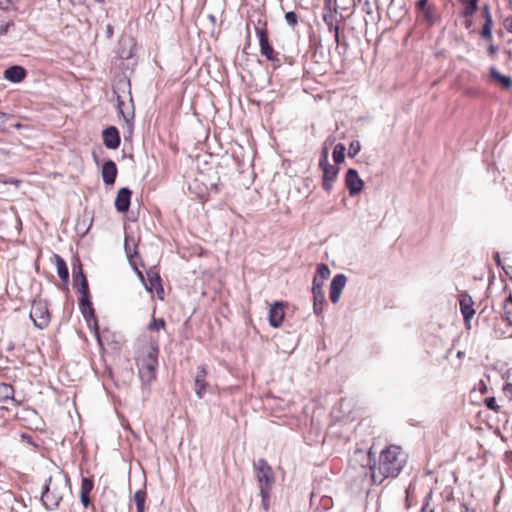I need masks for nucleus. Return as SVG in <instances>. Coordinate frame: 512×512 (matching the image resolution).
Instances as JSON below:
<instances>
[{"mask_svg": "<svg viewBox=\"0 0 512 512\" xmlns=\"http://www.w3.org/2000/svg\"><path fill=\"white\" fill-rule=\"evenodd\" d=\"M319 166L323 171V188L325 191L329 192L337 178L339 167L337 165L326 163L325 161L319 162Z\"/></svg>", "mask_w": 512, "mask_h": 512, "instance_id": "8", "label": "nucleus"}, {"mask_svg": "<svg viewBox=\"0 0 512 512\" xmlns=\"http://www.w3.org/2000/svg\"><path fill=\"white\" fill-rule=\"evenodd\" d=\"M102 179L103 182L107 185H112L115 183L116 175H117V166L112 160H107L102 167Z\"/></svg>", "mask_w": 512, "mask_h": 512, "instance_id": "17", "label": "nucleus"}, {"mask_svg": "<svg viewBox=\"0 0 512 512\" xmlns=\"http://www.w3.org/2000/svg\"><path fill=\"white\" fill-rule=\"evenodd\" d=\"M330 274H331V271H330L329 267L326 264L321 263L317 266V271H316L313 281L317 280V282L323 283L324 280H326L330 277Z\"/></svg>", "mask_w": 512, "mask_h": 512, "instance_id": "25", "label": "nucleus"}, {"mask_svg": "<svg viewBox=\"0 0 512 512\" xmlns=\"http://www.w3.org/2000/svg\"><path fill=\"white\" fill-rule=\"evenodd\" d=\"M103 143L108 149H116L120 145V136L118 130L114 126L107 127L103 130Z\"/></svg>", "mask_w": 512, "mask_h": 512, "instance_id": "14", "label": "nucleus"}, {"mask_svg": "<svg viewBox=\"0 0 512 512\" xmlns=\"http://www.w3.org/2000/svg\"><path fill=\"white\" fill-rule=\"evenodd\" d=\"M489 72L490 77L503 88H512V78L510 76L502 75L495 67H491Z\"/></svg>", "mask_w": 512, "mask_h": 512, "instance_id": "19", "label": "nucleus"}, {"mask_svg": "<svg viewBox=\"0 0 512 512\" xmlns=\"http://www.w3.org/2000/svg\"><path fill=\"white\" fill-rule=\"evenodd\" d=\"M345 146L341 143L337 144L333 150V159L335 164H341L345 160Z\"/></svg>", "mask_w": 512, "mask_h": 512, "instance_id": "26", "label": "nucleus"}, {"mask_svg": "<svg viewBox=\"0 0 512 512\" xmlns=\"http://www.w3.org/2000/svg\"><path fill=\"white\" fill-rule=\"evenodd\" d=\"M255 33L259 40L261 55H263L268 61L279 63V54L270 45L266 28L255 27Z\"/></svg>", "mask_w": 512, "mask_h": 512, "instance_id": "5", "label": "nucleus"}, {"mask_svg": "<svg viewBox=\"0 0 512 512\" xmlns=\"http://www.w3.org/2000/svg\"><path fill=\"white\" fill-rule=\"evenodd\" d=\"M485 405L488 409L498 412L500 407L496 403V399L494 397H489L485 399Z\"/></svg>", "mask_w": 512, "mask_h": 512, "instance_id": "38", "label": "nucleus"}, {"mask_svg": "<svg viewBox=\"0 0 512 512\" xmlns=\"http://www.w3.org/2000/svg\"><path fill=\"white\" fill-rule=\"evenodd\" d=\"M459 304L465 324L466 326H469V323L475 314V310L473 309V299L468 294H462Z\"/></svg>", "mask_w": 512, "mask_h": 512, "instance_id": "12", "label": "nucleus"}, {"mask_svg": "<svg viewBox=\"0 0 512 512\" xmlns=\"http://www.w3.org/2000/svg\"><path fill=\"white\" fill-rule=\"evenodd\" d=\"M504 312L506 319L512 324V295H510L504 302Z\"/></svg>", "mask_w": 512, "mask_h": 512, "instance_id": "33", "label": "nucleus"}, {"mask_svg": "<svg viewBox=\"0 0 512 512\" xmlns=\"http://www.w3.org/2000/svg\"><path fill=\"white\" fill-rule=\"evenodd\" d=\"M326 25L328 27L329 32H332L334 34L335 41L338 45L340 43L339 26L335 25V23H329Z\"/></svg>", "mask_w": 512, "mask_h": 512, "instance_id": "39", "label": "nucleus"}, {"mask_svg": "<svg viewBox=\"0 0 512 512\" xmlns=\"http://www.w3.org/2000/svg\"><path fill=\"white\" fill-rule=\"evenodd\" d=\"M360 149H361L360 142L352 141L349 145L348 156L352 157V158L355 157L360 152Z\"/></svg>", "mask_w": 512, "mask_h": 512, "instance_id": "36", "label": "nucleus"}, {"mask_svg": "<svg viewBox=\"0 0 512 512\" xmlns=\"http://www.w3.org/2000/svg\"><path fill=\"white\" fill-rule=\"evenodd\" d=\"M492 24V19H487L482 27L481 36L487 41L492 40Z\"/></svg>", "mask_w": 512, "mask_h": 512, "instance_id": "30", "label": "nucleus"}, {"mask_svg": "<svg viewBox=\"0 0 512 512\" xmlns=\"http://www.w3.org/2000/svg\"><path fill=\"white\" fill-rule=\"evenodd\" d=\"M206 376H207V370L204 366H200L197 369V373L195 375L194 380V390L198 398H202L206 391Z\"/></svg>", "mask_w": 512, "mask_h": 512, "instance_id": "16", "label": "nucleus"}, {"mask_svg": "<svg viewBox=\"0 0 512 512\" xmlns=\"http://www.w3.org/2000/svg\"><path fill=\"white\" fill-rule=\"evenodd\" d=\"M367 458L369 468L367 470L362 467V470L365 477L369 471L372 484H382L389 477H397L407 463V454L397 445H390L384 449L380 453L378 464L374 461L371 465V451L368 452Z\"/></svg>", "mask_w": 512, "mask_h": 512, "instance_id": "1", "label": "nucleus"}, {"mask_svg": "<svg viewBox=\"0 0 512 512\" xmlns=\"http://www.w3.org/2000/svg\"><path fill=\"white\" fill-rule=\"evenodd\" d=\"M322 282L313 281L312 283V293L314 298L313 309L314 312L319 315L322 313L323 304L325 302V294L322 290Z\"/></svg>", "mask_w": 512, "mask_h": 512, "instance_id": "11", "label": "nucleus"}, {"mask_svg": "<svg viewBox=\"0 0 512 512\" xmlns=\"http://www.w3.org/2000/svg\"><path fill=\"white\" fill-rule=\"evenodd\" d=\"M323 161H325L326 163H329L328 162V150H327V148H324L323 151H322L320 162H323Z\"/></svg>", "mask_w": 512, "mask_h": 512, "instance_id": "46", "label": "nucleus"}, {"mask_svg": "<svg viewBox=\"0 0 512 512\" xmlns=\"http://www.w3.org/2000/svg\"><path fill=\"white\" fill-rule=\"evenodd\" d=\"M284 319V305L282 302H275L269 309V323L272 327H279Z\"/></svg>", "mask_w": 512, "mask_h": 512, "instance_id": "15", "label": "nucleus"}, {"mask_svg": "<svg viewBox=\"0 0 512 512\" xmlns=\"http://www.w3.org/2000/svg\"><path fill=\"white\" fill-rule=\"evenodd\" d=\"M147 278L149 281V286L146 285V289L152 292L153 289H158L163 292V288L161 286V278L158 272L153 269L147 271Z\"/></svg>", "mask_w": 512, "mask_h": 512, "instance_id": "20", "label": "nucleus"}, {"mask_svg": "<svg viewBox=\"0 0 512 512\" xmlns=\"http://www.w3.org/2000/svg\"><path fill=\"white\" fill-rule=\"evenodd\" d=\"M158 352V346L151 342L140 351L137 357L139 376L144 384L151 383L156 377Z\"/></svg>", "mask_w": 512, "mask_h": 512, "instance_id": "3", "label": "nucleus"}, {"mask_svg": "<svg viewBox=\"0 0 512 512\" xmlns=\"http://www.w3.org/2000/svg\"><path fill=\"white\" fill-rule=\"evenodd\" d=\"M14 393L13 387L9 384L0 385V402L12 398Z\"/></svg>", "mask_w": 512, "mask_h": 512, "instance_id": "29", "label": "nucleus"}, {"mask_svg": "<svg viewBox=\"0 0 512 512\" xmlns=\"http://www.w3.org/2000/svg\"><path fill=\"white\" fill-rule=\"evenodd\" d=\"M505 28L512 33V18H507L504 21Z\"/></svg>", "mask_w": 512, "mask_h": 512, "instance_id": "45", "label": "nucleus"}, {"mask_svg": "<svg viewBox=\"0 0 512 512\" xmlns=\"http://www.w3.org/2000/svg\"><path fill=\"white\" fill-rule=\"evenodd\" d=\"M503 391L507 397L512 399V381L507 382L503 388Z\"/></svg>", "mask_w": 512, "mask_h": 512, "instance_id": "43", "label": "nucleus"}, {"mask_svg": "<svg viewBox=\"0 0 512 512\" xmlns=\"http://www.w3.org/2000/svg\"><path fill=\"white\" fill-rule=\"evenodd\" d=\"M14 128L19 129L22 125L20 123H16L12 125Z\"/></svg>", "mask_w": 512, "mask_h": 512, "instance_id": "49", "label": "nucleus"}, {"mask_svg": "<svg viewBox=\"0 0 512 512\" xmlns=\"http://www.w3.org/2000/svg\"><path fill=\"white\" fill-rule=\"evenodd\" d=\"M496 261H499V254L496 255Z\"/></svg>", "mask_w": 512, "mask_h": 512, "instance_id": "50", "label": "nucleus"}, {"mask_svg": "<svg viewBox=\"0 0 512 512\" xmlns=\"http://www.w3.org/2000/svg\"><path fill=\"white\" fill-rule=\"evenodd\" d=\"M270 490L271 489H267L266 486H264V488L260 489V495L262 498V506L265 510H268V508H269Z\"/></svg>", "mask_w": 512, "mask_h": 512, "instance_id": "34", "label": "nucleus"}, {"mask_svg": "<svg viewBox=\"0 0 512 512\" xmlns=\"http://www.w3.org/2000/svg\"><path fill=\"white\" fill-rule=\"evenodd\" d=\"M74 284L76 286L79 285L78 291L82 295H85L88 293V282H87V279H86L85 275L83 274L81 268H79V271L77 273H74Z\"/></svg>", "mask_w": 512, "mask_h": 512, "instance_id": "21", "label": "nucleus"}, {"mask_svg": "<svg viewBox=\"0 0 512 512\" xmlns=\"http://www.w3.org/2000/svg\"><path fill=\"white\" fill-rule=\"evenodd\" d=\"M145 499L146 492L144 490H138L134 493V501L136 503L137 511L141 512L145 510Z\"/></svg>", "mask_w": 512, "mask_h": 512, "instance_id": "27", "label": "nucleus"}, {"mask_svg": "<svg viewBox=\"0 0 512 512\" xmlns=\"http://www.w3.org/2000/svg\"><path fill=\"white\" fill-rule=\"evenodd\" d=\"M80 500H81V503L83 504V506L85 508H87L89 506L90 498H89V494L88 493L80 492Z\"/></svg>", "mask_w": 512, "mask_h": 512, "instance_id": "42", "label": "nucleus"}, {"mask_svg": "<svg viewBox=\"0 0 512 512\" xmlns=\"http://www.w3.org/2000/svg\"><path fill=\"white\" fill-rule=\"evenodd\" d=\"M430 512H434V509H431Z\"/></svg>", "mask_w": 512, "mask_h": 512, "instance_id": "51", "label": "nucleus"}, {"mask_svg": "<svg viewBox=\"0 0 512 512\" xmlns=\"http://www.w3.org/2000/svg\"><path fill=\"white\" fill-rule=\"evenodd\" d=\"M346 187L351 196H355L363 189L364 182L355 169H348L345 176Z\"/></svg>", "mask_w": 512, "mask_h": 512, "instance_id": "9", "label": "nucleus"}, {"mask_svg": "<svg viewBox=\"0 0 512 512\" xmlns=\"http://www.w3.org/2000/svg\"><path fill=\"white\" fill-rule=\"evenodd\" d=\"M488 51L490 54H494L498 51V48L494 45H490L489 48H488Z\"/></svg>", "mask_w": 512, "mask_h": 512, "instance_id": "47", "label": "nucleus"}, {"mask_svg": "<svg viewBox=\"0 0 512 512\" xmlns=\"http://www.w3.org/2000/svg\"><path fill=\"white\" fill-rule=\"evenodd\" d=\"M26 76V70L21 66H11L4 72V77L10 82H21Z\"/></svg>", "mask_w": 512, "mask_h": 512, "instance_id": "18", "label": "nucleus"}, {"mask_svg": "<svg viewBox=\"0 0 512 512\" xmlns=\"http://www.w3.org/2000/svg\"><path fill=\"white\" fill-rule=\"evenodd\" d=\"M256 477L259 483V488L262 489L266 486L267 489H271L274 482V475L271 467L264 459H259L255 464Z\"/></svg>", "mask_w": 512, "mask_h": 512, "instance_id": "6", "label": "nucleus"}, {"mask_svg": "<svg viewBox=\"0 0 512 512\" xmlns=\"http://www.w3.org/2000/svg\"><path fill=\"white\" fill-rule=\"evenodd\" d=\"M10 117V115L0 112V131H4L6 129V123Z\"/></svg>", "mask_w": 512, "mask_h": 512, "instance_id": "41", "label": "nucleus"}, {"mask_svg": "<svg viewBox=\"0 0 512 512\" xmlns=\"http://www.w3.org/2000/svg\"><path fill=\"white\" fill-rule=\"evenodd\" d=\"M346 282L347 278L344 274H337L334 276L330 284V300L332 303H338Z\"/></svg>", "mask_w": 512, "mask_h": 512, "instance_id": "10", "label": "nucleus"}, {"mask_svg": "<svg viewBox=\"0 0 512 512\" xmlns=\"http://www.w3.org/2000/svg\"><path fill=\"white\" fill-rule=\"evenodd\" d=\"M131 190L129 188H121L115 198V208L118 212H127L130 207Z\"/></svg>", "mask_w": 512, "mask_h": 512, "instance_id": "13", "label": "nucleus"}, {"mask_svg": "<svg viewBox=\"0 0 512 512\" xmlns=\"http://www.w3.org/2000/svg\"><path fill=\"white\" fill-rule=\"evenodd\" d=\"M464 5L462 15L464 17H471L478 9L479 0H459Z\"/></svg>", "mask_w": 512, "mask_h": 512, "instance_id": "24", "label": "nucleus"}, {"mask_svg": "<svg viewBox=\"0 0 512 512\" xmlns=\"http://www.w3.org/2000/svg\"><path fill=\"white\" fill-rule=\"evenodd\" d=\"M285 20L289 26L294 27L298 24V15L293 11H289L285 14Z\"/></svg>", "mask_w": 512, "mask_h": 512, "instance_id": "37", "label": "nucleus"}, {"mask_svg": "<svg viewBox=\"0 0 512 512\" xmlns=\"http://www.w3.org/2000/svg\"><path fill=\"white\" fill-rule=\"evenodd\" d=\"M419 17L428 25L433 26L439 21V15L434 4L428 0H419L416 4Z\"/></svg>", "mask_w": 512, "mask_h": 512, "instance_id": "7", "label": "nucleus"}, {"mask_svg": "<svg viewBox=\"0 0 512 512\" xmlns=\"http://www.w3.org/2000/svg\"><path fill=\"white\" fill-rule=\"evenodd\" d=\"M165 327V321L162 318L156 319L153 318L152 321L147 326L149 331H159Z\"/></svg>", "mask_w": 512, "mask_h": 512, "instance_id": "31", "label": "nucleus"}, {"mask_svg": "<svg viewBox=\"0 0 512 512\" xmlns=\"http://www.w3.org/2000/svg\"><path fill=\"white\" fill-rule=\"evenodd\" d=\"M93 486H94V483L91 479L82 478L80 492L90 494L91 490L93 489Z\"/></svg>", "mask_w": 512, "mask_h": 512, "instance_id": "35", "label": "nucleus"}, {"mask_svg": "<svg viewBox=\"0 0 512 512\" xmlns=\"http://www.w3.org/2000/svg\"><path fill=\"white\" fill-rule=\"evenodd\" d=\"M117 107L119 110V113L122 115L123 119L127 123L129 127L132 126L131 121L134 118V108L131 107L130 109H124V103L118 98L117 100Z\"/></svg>", "mask_w": 512, "mask_h": 512, "instance_id": "23", "label": "nucleus"}, {"mask_svg": "<svg viewBox=\"0 0 512 512\" xmlns=\"http://www.w3.org/2000/svg\"><path fill=\"white\" fill-rule=\"evenodd\" d=\"M80 307H81V311L85 317L87 315L93 313L92 304L88 299V293L85 295H82V298L80 300Z\"/></svg>", "mask_w": 512, "mask_h": 512, "instance_id": "28", "label": "nucleus"}, {"mask_svg": "<svg viewBox=\"0 0 512 512\" xmlns=\"http://www.w3.org/2000/svg\"><path fill=\"white\" fill-rule=\"evenodd\" d=\"M106 32H107V34H108V36H109V37L112 35V33H113V29H112V27H111L110 25H108V26L106 27Z\"/></svg>", "mask_w": 512, "mask_h": 512, "instance_id": "48", "label": "nucleus"}, {"mask_svg": "<svg viewBox=\"0 0 512 512\" xmlns=\"http://www.w3.org/2000/svg\"><path fill=\"white\" fill-rule=\"evenodd\" d=\"M71 492L70 479L67 474L57 471L45 483L41 494V501L48 510H55L60 506L63 497Z\"/></svg>", "mask_w": 512, "mask_h": 512, "instance_id": "2", "label": "nucleus"}, {"mask_svg": "<svg viewBox=\"0 0 512 512\" xmlns=\"http://www.w3.org/2000/svg\"><path fill=\"white\" fill-rule=\"evenodd\" d=\"M29 316L37 328H46L50 323V313L47 303L41 299H35L32 303Z\"/></svg>", "mask_w": 512, "mask_h": 512, "instance_id": "4", "label": "nucleus"}, {"mask_svg": "<svg viewBox=\"0 0 512 512\" xmlns=\"http://www.w3.org/2000/svg\"><path fill=\"white\" fill-rule=\"evenodd\" d=\"M55 260H56L57 273H58L59 278L64 283H67L68 279H69V271H68L65 261L59 255H55Z\"/></svg>", "mask_w": 512, "mask_h": 512, "instance_id": "22", "label": "nucleus"}, {"mask_svg": "<svg viewBox=\"0 0 512 512\" xmlns=\"http://www.w3.org/2000/svg\"><path fill=\"white\" fill-rule=\"evenodd\" d=\"M324 1V8L323 10H338L337 7V0H323Z\"/></svg>", "mask_w": 512, "mask_h": 512, "instance_id": "40", "label": "nucleus"}, {"mask_svg": "<svg viewBox=\"0 0 512 512\" xmlns=\"http://www.w3.org/2000/svg\"><path fill=\"white\" fill-rule=\"evenodd\" d=\"M483 16H484L485 21H487V19H492V16H491V13H490V9H489L488 5H485L483 7Z\"/></svg>", "mask_w": 512, "mask_h": 512, "instance_id": "44", "label": "nucleus"}, {"mask_svg": "<svg viewBox=\"0 0 512 512\" xmlns=\"http://www.w3.org/2000/svg\"><path fill=\"white\" fill-rule=\"evenodd\" d=\"M338 10H324L323 20L325 24L335 23L337 21Z\"/></svg>", "mask_w": 512, "mask_h": 512, "instance_id": "32", "label": "nucleus"}]
</instances>
